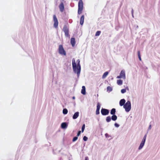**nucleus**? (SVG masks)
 Listing matches in <instances>:
<instances>
[{
    "label": "nucleus",
    "mask_w": 160,
    "mask_h": 160,
    "mask_svg": "<svg viewBox=\"0 0 160 160\" xmlns=\"http://www.w3.org/2000/svg\"><path fill=\"white\" fill-rule=\"evenodd\" d=\"M85 124H84L82 127V132H83L84 130V129H85Z\"/></svg>",
    "instance_id": "nucleus-28"
},
{
    "label": "nucleus",
    "mask_w": 160,
    "mask_h": 160,
    "mask_svg": "<svg viewBox=\"0 0 160 160\" xmlns=\"http://www.w3.org/2000/svg\"><path fill=\"white\" fill-rule=\"evenodd\" d=\"M125 100L124 99H122L120 100V102H119V104L120 106H122L123 105H124L125 104Z\"/></svg>",
    "instance_id": "nucleus-12"
},
{
    "label": "nucleus",
    "mask_w": 160,
    "mask_h": 160,
    "mask_svg": "<svg viewBox=\"0 0 160 160\" xmlns=\"http://www.w3.org/2000/svg\"><path fill=\"white\" fill-rule=\"evenodd\" d=\"M138 58L139 59V60H140V61H141V55H140V52L139 51H138Z\"/></svg>",
    "instance_id": "nucleus-24"
},
{
    "label": "nucleus",
    "mask_w": 160,
    "mask_h": 160,
    "mask_svg": "<svg viewBox=\"0 0 160 160\" xmlns=\"http://www.w3.org/2000/svg\"><path fill=\"white\" fill-rule=\"evenodd\" d=\"M109 110L106 109L102 108L101 110V113L103 115H106L108 114Z\"/></svg>",
    "instance_id": "nucleus-9"
},
{
    "label": "nucleus",
    "mask_w": 160,
    "mask_h": 160,
    "mask_svg": "<svg viewBox=\"0 0 160 160\" xmlns=\"http://www.w3.org/2000/svg\"><path fill=\"white\" fill-rule=\"evenodd\" d=\"M88 138L85 136H84L83 138V140L84 141H86L87 140H88Z\"/></svg>",
    "instance_id": "nucleus-31"
},
{
    "label": "nucleus",
    "mask_w": 160,
    "mask_h": 160,
    "mask_svg": "<svg viewBox=\"0 0 160 160\" xmlns=\"http://www.w3.org/2000/svg\"><path fill=\"white\" fill-rule=\"evenodd\" d=\"M81 131H79L78 132V133H77V137L79 136L81 134Z\"/></svg>",
    "instance_id": "nucleus-34"
},
{
    "label": "nucleus",
    "mask_w": 160,
    "mask_h": 160,
    "mask_svg": "<svg viewBox=\"0 0 160 160\" xmlns=\"http://www.w3.org/2000/svg\"><path fill=\"white\" fill-rule=\"evenodd\" d=\"M73 98L74 99L75 98V97H73Z\"/></svg>",
    "instance_id": "nucleus-38"
},
{
    "label": "nucleus",
    "mask_w": 160,
    "mask_h": 160,
    "mask_svg": "<svg viewBox=\"0 0 160 160\" xmlns=\"http://www.w3.org/2000/svg\"><path fill=\"white\" fill-rule=\"evenodd\" d=\"M116 112V109L115 108H112L111 111L110 113L112 115H115Z\"/></svg>",
    "instance_id": "nucleus-18"
},
{
    "label": "nucleus",
    "mask_w": 160,
    "mask_h": 160,
    "mask_svg": "<svg viewBox=\"0 0 160 160\" xmlns=\"http://www.w3.org/2000/svg\"><path fill=\"white\" fill-rule=\"evenodd\" d=\"M53 19L54 21V27L57 28L58 27V23L57 18L55 15L53 16Z\"/></svg>",
    "instance_id": "nucleus-7"
},
{
    "label": "nucleus",
    "mask_w": 160,
    "mask_h": 160,
    "mask_svg": "<svg viewBox=\"0 0 160 160\" xmlns=\"http://www.w3.org/2000/svg\"><path fill=\"white\" fill-rule=\"evenodd\" d=\"M114 125L117 128L119 126V125L117 123H115L114 124Z\"/></svg>",
    "instance_id": "nucleus-33"
},
{
    "label": "nucleus",
    "mask_w": 160,
    "mask_h": 160,
    "mask_svg": "<svg viewBox=\"0 0 160 160\" xmlns=\"http://www.w3.org/2000/svg\"><path fill=\"white\" fill-rule=\"evenodd\" d=\"M117 78H122L124 79H125V71L123 70H122L120 74V75L119 76H118L117 77Z\"/></svg>",
    "instance_id": "nucleus-8"
},
{
    "label": "nucleus",
    "mask_w": 160,
    "mask_h": 160,
    "mask_svg": "<svg viewBox=\"0 0 160 160\" xmlns=\"http://www.w3.org/2000/svg\"><path fill=\"white\" fill-rule=\"evenodd\" d=\"M76 62L77 63V66L75 59L73 58L72 59V66L74 72L75 73L77 72L78 75H79L81 71V66L80 64V61L79 59H78Z\"/></svg>",
    "instance_id": "nucleus-1"
},
{
    "label": "nucleus",
    "mask_w": 160,
    "mask_h": 160,
    "mask_svg": "<svg viewBox=\"0 0 160 160\" xmlns=\"http://www.w3.org/2000/svg\"><path fill=\"white\" fill-rule=\"evenodd\" d=\"M83 8V3L82 0H79L78 3V14H81Z\"/></svg>",
    "instance_id": "nucleus-2"
},
{
    "label": "nucleus",
    "mask_w": 160,
    "mask_h": 160,
    "mask_svg": "<svg viewBox=\"0 0 160 160\" xmlns=\"http://www.w3.org/2000/svg\"><path fill=\"white\" fill-rule=\"evenodd\" d=\"M85 160H89L88 157H85Z\"/></svg>",
    "instance_id": "nucleus-35"
},
{
    "label": "nucleus",
    "mask_w": 160,
    "mask_h": 160,
    "mask_svg": "<svg viewBox=\"0 0 160 160\" xmlns=\"http://www.w3.org/2000/svg\"><path fill=\"white\" fill-rule=\"evenodd\" d=\"M107 134H105L106 136Z\"/></svg>",
    "instance_id": "nucleus-39"
},
{
    "label": "nucleus",
    "mask_w": 160,
    "mask_h": 160,
    "mask_svg": "<svg viewBox=\"0 0 160 160\" xmlns=\"http://www.w3.org/2000/svg\"><path fill=\"white\" fill-rule=\"evenodd\" d=\"M123 108L125 109L126 112L129 111L131 108V104L129 101H128L123 106Z\"/></svg>",
    "instance_id": "nucleus-3"
},
{
    "label": "nucleus",
    "mask_w": 160,
    "mask_h": 160,
    "mask_svg": "<svg viewBox=\"0 0 160 160\" xmlns=\"http://www.w3.org/2000/svg\"><path fill=\"white\" fill-rule=\"evenodd\" d=\"M101 33V32L100 31H97L95 34V36H99L100 35Z\"/></svg>",
    "instance_id": "nucleus-27"
},
{
    "label": "nucleus",
    "mask_w": 160,
    "mask_h": 160,
    "mask_svg": "<svg viewBox=\"0 0 160 160\" xmlns=\"http://www.w3.org/2000/svg\"><path fill=\"white\" fill-rule=\"evenodd\" d=\"M78 139V137H74L72 139V141L74 142L76 141Z\"/></svg>",
    "instance_id": "nucleus-29"
},
{
    "label": "nucleus",
    "mask_w": 160,
    "mask_h": 160,
    "mask_svg": "<svg viewBox=\"0 0 160 160\" xmlns=\"http://www.w3.org/2000/svg\"><path fill=\"white\" fill-rule=\"evenodd\" d=\"M133 9L132 10V15H133Z\"/></svg>",
    "instance_id": "nucleus-36"
},
{
    "label": "nucleus",
    "mask_w": 160,
    "mask_h": 160,
    "mask_svg": "<svg viewBox=\"0 0 160 160\" xmlns=\"http://www.w3.org/2000/svg\"><path fill=\"white\" fill-rule=\"evenodd\" d=\"M126 92V90L125 89H123L121 90V92L122 93H125Z\"/></svg>",
    "instance_id": "nucleus-30"
},
{
    "label": "nucleus",
    "mask_w": 160,
    "mask_h": 160,
    "mask_svg": "<svg viewBox=\"0 0 160 160\" xmlns=\"http://www.w3.org/2000/svg\"><path fill=\"white\" fill-rule=\"evenodd\" d=\"M71 43L72 47H74L75 44V39L74 38H72L71 39Z\"/></svg>",
    "instance_id": "nucleus-11"
},
{
    "label": "nucleus",
    "mask_w": 160,
    "mask_h": 160,
    "mask_svg": "<svg viewBox=\"0 0 160 160\" xmlns=\"http://www.w3.org/2000/svg\"><path fill=\"white\" fill-rule=\"evenodd\" d=\"M84 15H83L80 18V24H81V25H82L83 24L84 22Z\"/></svg>",
    "instance_id": "nucleus-13"
},
{
    "label": "nucleus",
    "mask_w": 160,
    "mask_h": 160,
    "mask_svg": "<svg viewBox=\"0 0 160 160\" xmlns=\"http://www.w3.org/2000/svg\"><path fill=\"white\" fill-rule=\"evenodd\" d=\"M100 108V105L99 102H98L97 106V109L99 110Z\"/></svg>",
    "instance_id": "nucleus-26"
},
{
    "label": "nucleus",
    "mask_w": 160,
    "mask_h": 160,
    "mask_svg": "<svg viewBox=\"0 0 160 160\" xmlns=\"http://www.w3.org/2000/svg\"><path fill=\"white\" fill-rule=\"evenodd\" d=\"M138 58L139 59V60H140V61H141V55H140V52L139 51H138Z\"/></svg>",
    "instance_id": "nucleus-25"
},
{
    "label": "nucleus",
    "mask_w": 160,
    "mask_h": 160,
    "mask_svg": "<svg viewBox=\"0 0 160 160\" xmlns=\"http://www.w3.org/2000/svg\"><path fill=\"white\" fill-rule=\"evenodd\" d=\"M151 127V125H150L149 127V128H150V127Z\"/></svg>",
    "instance_id": "nucleus-37"
},
{
    "label": "nucleus",
    "mask_w": 160,
    "mask_h": 160,
    "mask_svg": "<svg viewBox=\"0 0 160 160\" xmlns=\"http://www.w3.org/2000/svg\"><path fill=\"white\" fill-rule=\"evenodd\" d=\"M111 118L109 116L107 117L106 118V121L107 122H110L111 120Z\"/></svg>",
    "instance_id": "nucleus-22"
},
{
    "label": "nucleus",
    "mask_w": 160,
    "mask_h": 160,
    "mask_svg": "<svg viewBox=\"0 0 160 160\" xmlns=\"http://www.w3.org/2000/svg\"><path fill=\"white\" fill-rule=\"evenodd\" d=\"M111 118L112 120L114 121H116L117 119V116L115 115H113Z\"/></svg>",
    "instance_id": "nucleus-17"
},
{
    "label": "nucleus",
    "mask_w": 160,
    "mask_h": 160,
    "mask_svg": "<svg viewBox=\"0 0 160 160\" xmlns=\"http://www.w3.org/2000/svg\"><path fill=\"white\" fill-rule=\"evenodd\" d=\"M68 111L66 108H64L63 110V113L64 114H66L68 113Z\"/></svg>",
    "instance_id": "nucleus-23"
},
{
    "label": "nucleus",
    "mask_w": 160,
    "mask_h": 160,
    "mask_svg": "<svg viewBox=\"0 0 160 160\" xmlns=\"http://www.w3.org/2000/svg\"><path fill=\"white\" fill-rule=\"evenodd\" d=\"M63 31L65 33L66 37H69L70 35L69 34V29L66 25H64L63 28Z\"/></svg>",
    "instance_id": "nucleus-5"
},
{
    "label": "nucleus",
    "mask_w": 160,
    "mask_h": 160,
    "mask_svg": "<svg viewBox=\"0 0 160 160\" xmlns=\"http://www.w3.org/2000/svg\"><path fill=\"white\" fill-rule=\"evenodd\" d=\"M108 72H104L102 75V78H105L108 75Z\"/></svg>",
    "instance_id": "nucleus-20"
},
{
    "label": "nucleus",
    "mask_w": 160,
    "mask_h": 160,
    "mask_svg": "<svg viewBox=\"0 0 160 160\" xmlns=\"http://www.w3.org/2000/svg\"><path fill=\"white\" fill-rule=\"evenodd\" d=\"M68 125L66 123L63 122L61 124V128H65L67 127Z\"/></svg>",
    "instance_id": "nucleus-16"
},
{
    "label": "nucleus",
    "mask_w": 160,
    "mask_h": 160,
    "mask_svg": "<svg viewBox=\"0 0 160 160\" xmlns=\"http://www.w3.org/2000/svg\"><path fill=\"white\" fill-rule=\"evenodd\" d=\"M79 113L78 112H76L73 116V119H76L78 118L79 116Z\"/></svg>",
    "instance_id": "nucleus-14"
},
{
    "label": "nucleus",
    "mask_w": 160,
    "mask_h": 160,
    "mask_svg": "<svg viewBox=\"0 0 160 160\" xmlns=\"http://www.w3.org/2000/svg\"><path fill=\"white\" fill-rule=\"evenodd\" d=\"M146 137H147V135L146 134L144 136V137L142 140V141L141 142V144L139 147L138 149L139 150L141 149L143 147V146L145 142Z\"/></svg>",
    "instance_id": "nucleus-6"
},
{
    "label": "nucleus",
    "mask_w": 160,
    "mask_h": 160,
    "mask_svg": "<svg viewBox=\"0 0 160 160\" xmlns=\"http://www.w3.org/2000/svg\"><path fill=\"white\" fill-rule=\"evenodd\" d=\"M107 91L108 92H111L112 90V88L110 86H108L107 87Z\"/></svg>",
    "instance_id": "nucleus-21"
},
{
    "label": "nucleus",
    "mask_w": 160,
    "mask_h": 160,
    "mask_svg": "<svg viewBox=\"0 0 160 160\" xmlns=\"http://www.w3.org/2000/svg\"><path fill=\"white\" fill-rule=\"evenodd\" d=\"M96 114L98 115L99 114V110L96 109Z\"/></svg>",
    "instance_id": "nucleus-32"
},
{
    "label": "nucleus",
    "mask_w": 160,
    "mask_h": 160,
    "mask_svg": "<svg viewBox=\"0 0 160 160\" xmlns=\"http://www.w3.org/2000/svg\"><path fill=\"white\" fill-rule=\"evenodd\" d=\"M117 83L118 85H121L122 84V81L120 79L118 80L117 81Z\"/></svg>",
    "instance_id": "nucleus-19"
},
{
    "label": "nucleus",
    "mask_w": 160,
    "mask_h": 160,
    "mask_svg": "<svg viewBox=\"0 0 160 160\" xmlns=\"http://www.w3.org/2000/svg\"><path fill=\"white\" fill-rule=\"evenodd\" d=\"M58 52L60 54L63 55L65 56L66 55V52L64 50L62 45H60L59 46Z\"/></svg>",
    "instance_id": "nucleus-4"
},
{
    "label": "nucleus",
    "mask_w": 160,
    "mask_h": 160,
    "mask_svg": "<svg viewBox=\"0 0 160 160\" xmlns=\"http://www.w3.org/2000/svg\"><path fill=\"white\" fill-rule=\"evenodd\" d=\"M81 93L83 95L86 94V89L84 86H82V89L81 90Z\"/></svg>",
    "instance_id": "nucleus-15"
},
{
    "label": "nucleus",
    "mask_w": 160,
    "mask_h": 160,
    "mask_svg": "<svg viewBox=\"0 0 160 160\" xmlns=\"http://www.w3.org/2000/svg\"><path fill=\"white\" fill-rule=\"evenodd\" d=\"M59 7L60 9V11L61 12H63L64 9V5L63 3L62 2H61L60 3Z\"/></svg>",
    "instance_id": "nucleus-10"
}]
</instances>
